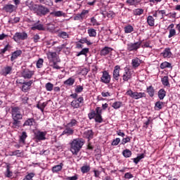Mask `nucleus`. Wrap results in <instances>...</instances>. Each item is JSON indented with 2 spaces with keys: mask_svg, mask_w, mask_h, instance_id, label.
<instances>
[{
  "mask_svg": "<svg viewBox=\"0 0 180 180\" xmlns=\"http://www.w3.org/2000/svg\"><path fill=\"white\" fill-rule=\"evenodd\" d=\"M144 158V154L142 153L140 155L137 156L136 158H134V164H139L141 160H143Z\"/></svg>",
  "mask_w": 180,
  "mask_h": 180,
  "instance_id": "obj_50",
  "label": "nucleus"
},
{
  "mask_svg": "<svg viewBox=\"0 0 180 180\" xmlns=\"http://www.w3.org/2000/svg\"><path fill=\"white\" fill-rule=\"evenodd\" d=\"M88 117L89 120L94 119L96 123H102L103 118L102 117V109L101 107H96V110H91L90 112L88 114Z\"/></svg>",
  "mask_w": 180,
  "mask_h": 180,
  "instance_id": "obj_3",
  "label": "nucleus"
},
{
  "mask_svg": "<svg viewBox=\"0 0 180 180\" xmlns=\"http://www.w3.org/2000/svg\"><path fill=\"white\" fill-rule=\"evenodd\" d=\"M124 32L127 34L131 33L132 32H134V27H133L131 25H126L124 27Z\"/></svg>",
  "mask_w": 180,
  "mask_h": 180,
  "instance_id": "obj_35",
  "label": "nucleus"
},
{
  "mask_svg": "<svg viewBox=\"0 0 180 180\" xmlns=\"http://www.w3.org/2000/svg\"><path fill=\"white\" fill-rule=\"evenodd\" d=\"M4 8L6 12H9L10 13H12V12H13L15 6H13V4H8V5H6Z\"/></svg>",
  "mask_w": 180,
  "mask_h": 180,
  "instance_id": "obj_45",
  "label": "nucleus"
},
{
  "mask_svg": "<svg viewBox=\"0 0 180 180\" xmlns=\"http://www.w3.org/2000/svg\"><path fill=\"white\" fill-rule=\"evenodd\" d=\"M143 42L141 41L134 42V43H129L127 44V51H137L140 47H141V44Z\"/></svg>",
  "mask_w": 180,
  "mask_h": 180,
  "instance_id": "obj_7",
  "label": "nucleus"
},
{
  "mask_svg": "<svg viewBox=\"0 0 180 180\" xmlns=\"http://www.w3.org/2000/svg\"><path fill=\"white\" fill-rule=\"evenodd\" d=\"M39 4H34L30 6V10L34 11V12H39Z\"/></svg>",
  "mask_w": 180,
  "mask_h": 180,
  "instance_id": "obj_59",
  "label": "nucleus"
},
{
  "mask_svg": "<svg viewBox=\"0 0 180 180\" xmlns=\"http://www.w3.org/2000/svg\"><path fill=\"white\" fill-rule=\"evenodd\" d=\"M120 77V66L116 65L115 66L114 70L112 72V80L119 81Z\"/></svg>",
  "mask_w": 180,
  "mask_h": 180,
  "instance_id": "obj_13",
  "label": "nucleus"
},
{
  "mask_svg": "<svg viewBox=\"0 0 180 180\" xmlns=\"http://www.w3.org/2000/svg\"><path fill=\"white\" fill-rule=\"evenodd\" d=\"M139 2H140L139 0H127V4H129V5L131 6L136 5Z\"/></svg>",
  "mask_w": 180,
  "mask_h": 180,
  "instance_id": "obj_57",
  "label": "nucleus"
},
{
  "mask_svg": "<svg viewBox=\"0 0 180 180\" xmlns=\"http://www.w3.org/2000/svg\"><path fill=\"white\" fill-rule=\"evenodd\" d=\"M22 86L21 87V91L22 92H29V91H30L31 88H32V85L33 84V80H30L28 82H24L22 83Z\"/></svg>",
  "mask_w": 180,
  "mask_h": 180,
  "instance_id": "obj_12",
  "label": "nucleus"
},
{
  "mask_svg": "<svg viewBox=\"0 0 180 180\" xmlns=\"http://www.w3.org/2000/svg\"><path fill=\"white\" fill-rule=\"evenodd\" d=\"M65 44H63L61 46L55 48V50L58 53V54H60V52L62 51L63 49H65Z\"/></svg>",
  "mask_w": 180,
  "mask_h": 180,
  "instance_id": "obj_56",
  "label": "nucleus"
},
{
  "mask_svg": "<svg viewBox=\"0 0 180 180\" xmlns=\"http://www.w3.org/2000/svg\"><path fill=\"white\" fill-rule=\"evenodd\" d=\"M122 79L124 82H127L129 79H131V72L129 69H125L122 75Z\"/></svg>",
  "mask_w": 180,
  "mask_h": 180,
  "instance_id": "obj_16",
  "label": "nucleus"
},
{
  "mask_svg": "<svg viewBox=\"0 0 180 180\" xmlns=\"http://www.w3.org/2000/svg\"><path fill=\"white\" fill-rule=\"evenodd\" d=\"M82 91H84V86L81 85H77L75 89V92H76V94H81Z\"/></svg>",
  "mask_w": 180,
  "mask_h": 180,
  "instance_id": "obj_53",
  "label": "nucleus"
},
{
  "mask_svg": "<svg viewBox=\"0 0 180 180\" xmlns=\"http://www.w3.org/2000/svg\"><path fill=\"white\" fill-rule=\"evenodd\" d=\"M43 63H44L43 58H39L37 62V68H42Z\"/></svg>",
  "mask_w": 180,
  "mask_h": 180,
  "instance_id": "obj_54",
  "label": "nucleus"
},
{
  "mask_svg": "<svg viewBox=\"0 0 180 180\" xmlns=\"http://www.w3.org/2000/svg\"><path fill=\"white\" fill-rule=\"evenodd\" d=\"M47 58L49 60V63H51V61H57L58 63L61 62L60 57L57 55V52L49 51L47 53Z\"/></svg>",
  "mask_w": 180,
  "mask_h": 180,
  "instance_id": "obj_9",
  "label": "nucleus"
},
{
  "mask_svg": "<svg viewBox=\"0 0 180 180\" xmlns=\"http://www.w3.org/2000/svg\"><path fill=\"white\" fill-rule=\"evenodd\" d=\"M34 123H36V120H34V118H28L27 120L25 121L22 126L23 127L26 126H30V127H32Z\"/></svg>",
  "mask_w": 180,
  "mask_h": 180,
  "instance_id": "obj_25",
  "label": "nucleus"
},
{
  "mask_svg": "<svg viewBox=\"0 0 180 180\" xmlns=\"http://www.w3.org/2000/svg\"><path fill=\"white\" fill-rule=\"evenodd\" d=\"M58 37H60L61 39H69L70 36L66 32H60L58 34Z\"/></svg>",
  "mask_w": 180,
  "mask_h": 180,
  "instance_id": "obj_47",
  "label": "nucleus"
},
{
  "mask_svg": "<svg viewBox=\"0 0 180 180\" xmlns=\"http://www.w3.org/2000/svg\"><path fill=\"white\" fill-rule=\"evenodd\" d=\"M12 175H13V173L11 171V166L9 164H7L5 176H6V178H11Z\"/></svg>",
  "mask_w": 180,
  "mask_h": 180,
  "instance_id": "obj_33",
  "label": "nucleus"
},
{
  "mask_svg": "<svg viewBox=\"0 0 180 180\" xmlns=\"http://www.w3.org/2000/svg\"><path fill=\"white\" fill-rule=\"evenodd\" d=\"M160 68L165 70V68H171L172 70V65L169 62L165 61L160 64Z\"/></svg>",
  "mask_w": 180,
  "mask_h": 180,
  "instance_id": "obj_30",
  "label": "nucleus"
},
{
  "mask_svg": "<svg viewBox=\"0 0 180 180\" xmlns=\"http://www.w3.org/2000/svg\"><path fill=\"white\" fill-rule=\"evenodd\" d=\"M12 49V46L11 44H7L3 49L0 50V54H5L6 51H11V49Z\"/></svg>",
  "mask_w": 180,
  "mask_h": 180,
  "instance_id": "obj_37",
  "label": "nucleus"
},
{
  "mask_svg": "<svg viewBox=\"0 0 180 180\" xmlns=\"http://www.w3.org/2000/svg\"><path fill=\"white\" fill-rule=\"evenodd\" d=\"M46 135H47V131H38L34 133V139L35 140H38V141H43L46 140Z\"/></svg>",
  "mask_w": 180,
  "mask_h": 180,
  "instance_id": "obj_11",
  "label": "nucleus"
},
{
  "mask_svg": "<svg viewBox=\"0 0 180 180\" xmlns=\"http://www.w3.org/2000/svg\"><path fill=\"white\" fill-rule=\"evenodd\" d=\"M144 13V10L143 8H136L134 10V15L135 16H140Z\"/></svg>",
  "mask_w": 180,
  "mask_h": 180,
  "instance_id": "obj_44",
  "label": "nucleus"
},
{
  "mask_svg": "<svg viewBox=\"0 0 180 180\" xmlns=\"http://www.w3.org/2000/svg\"><path fill=\"white\" fill-rule=\"evenodd\" d=\"M113 49L112 48L105 46L104 47L101 51V56H108V54H109V53H110Z\"/></svg>",
  "mask_w": 180,
  "mask_h": 180,
  "instance_id": "obj_26",
  "label": "nucleus"
},
{
  "mask_svg": "<svg viewBox=\"0 0 180 180\" xmlns=\"http://www.w3.org/2000/svg\"><path fill=\"white\" fill-rule=\"evenodd\" d=\"M102 76L101 77V82H103V84H110V79L111 77L110 75H109V72L107 70H104L102 72Z\"/></svg>",
  "mask_w": 180,
  "mask_h": 180,
  "instance_id": "obj_10",
  "label": "nucleus"
},
{
  "mask_svg": "<svg viewBox=\"0 0 180 180\" xmlns=\"http://www.w3.org/2000/svg\"><path fill=\"white\" fill-rule=\"evenodd\" d=\"M21 154L22 153H20V150H16L15 151L10 152L11 156L16 155L17 157H20Z\"/></svg>",
  "mask_w": 180,
  "mask_h": 180,
  "instance_id": "obj_55",
  "label": "nucleus"
},
{
  "mask_svg": "<svg viewBox=\"0 0 180 180\" xmlns=\"http://www.w3.org/2000/svg\"><path fill=\"white\" fill-rule=\"evenodd\" d=\"M75 126H78V121L75 119H72L66 125H65V127H75Z\"/></svg>",
  "mask_w": 180,
  "mask_h": 180,
  "instance_id": "obj_29",
  "label": "nucleus"
},
{
  "mask_svg": "<svg viewBox=\"0 0 180 180\" xmlns=\"http://www.w3.org/2000/svg\"><path fill=\"white\" fill-rule=\"evenodd\" d=\"M40 4H44L48 6H53V0H39Z\"/></svg>",
  "mask_w": 180,
  "mask_h": 180,
  "instance_id": "obj_48",
  "label": "nucleus"
},
{
  "mask_svg": "<svg viewBox=\"0 0 180 180\" xmlns=\"http://www.w3.org/2000/svg\"><path fill=\"white\" fill-rule=\"evenodd\" d=\"M126 95L128 96H130V98H132V99H140L141 98H146L147 96V94L144 92H134L131 91V89L128 90L126 92Z\"/></svg>",
  "mask_w": 180,
  "mask_h": 180,
  "instance_id": "obj_5",
  "label": "nucleus"
},
{
  "mask_svg": "<svg viewBox=\"0 0 180 180\" xmlns=\"http://www.w3.org/2000/svg\"><path fill=\"white\" fill-rule=\"evenodd\" d=\"M49 105V101L44 102L41 104V112H44V108Z\"/></svg>",
  "mask_w": 180,
  "mask_h": 180,
  "instance_id": "obj_62",
  "label": "nucleus"
},
{
  "mask_svg": "<svg viewBox=\"0 0 180 180\" xmlns=\"http://www.w3.org/2000/svg\"><path fill=\"white\" fill-rule=\"evenodd\" d=\"M131 150H130L129 149H125L122 151V155L125 158H130V157H131Z\"/></svg>",
  "mask_w": 180,
  "mask_h": 180,
  "instance_id": "obj_39",
  "label": "nucleus"
},
{
  "mask_svg": "<svg viewBox=\"0 0 180 180\" xmlns=\"http://www.w3.org/2000/svg\"><path fill=\"white\" fill-rule=\"evenodd\" d=\"M26 139H27V134L26 131H22V135L20 136V142L25 144L26 143Z\"/></svg>",
  "mask_w": 180,
  "mask_h": 180,
  "instance_id": "obj_40",
  "label": "nucleus"
},
{
  "mask_svg": "<svg viewBox=\"0 0 180 180\" xmlns=\"http://www.w3.org/2000/svg\"><path fill=\"white\" fill-rule=\"evenodd\" d=\"M20 75L24 79H31V78H33V75H34V71L30 70L29 68L22 66L20 71Z\"/></svg>",
  "mask_w": 180,
  "mask_h": 180,
  "instance_id": "obj_4",
  "label": "nucleus"
},
{
  "mask_svg": "<svg viewBox=\"0 0 180 180\" xmlns=\"http://www.w3.org/2000/svg\"><path fill=\"white\" fill-rule=\"evenodd\" d=\"M50 15L55 16V18H61V16H65V13L61 11L51 12Z\"/></svg>",
  "mask_w": 180,
  "mask_h": 180,
  "instance_id": "obj_28",
  "label": "nucleus"
},
{
  "mask_svg": "<svg viewBox=\"0 0 180 180\" xmlns=\"http://www.w3.org/2000/svg\"><path fill=\"white\" fill-rule=\"evenodd\" d=\"M12 66H6L0 72L1 75L3 77H6L7 75H11L12 74Z\"/></svg>",
  "mask_w": 180,
  "mask_h": 180,
  "instance_id": "obj_14",
  "label": "nucleus"
},
{
  "mask_svg": "<svg viewBox=\"0 0 180 180\" xmlns=\"http://www.w3.org/2000/svg\"><path fill=\"white\" fill-rule=\"evenodd\" d=\"M89 37H95L96 36V30L94 28H89L87 30Z\"/></svg>",
  "mask_w": 180,
  "mask_h": 180,
  "instance_id": "obj_43",
  "label": "nucleus"
},
{
  "mask_svg": "<svg viewBox=\"0 0 180 180\" xmlns=\"http://www.w3.org/2000/svg\"><path fill=\"white\" fill-rule=\"evenodd\" d=\"M64 85H68V86H72L73 84H75V79L72 77H70L63 82Z\"/></svg>",
  "mask_w": 180,
  "mask_h": 180,
  "instance_id": "obj_36",
  "label": "nucleus"
},
{
  "mask_svg": "<svg viewBox=\"0 0 180 180\" xmlns=\"http://www.w3.org/2000/svg\"><path fill=\"white\" fill-rule=\"evenodd\" d=\"M45 88L48 92H51V91L54 89V84H53L51 82H48L45 84Z\"/></svg>",
  "mask_w": 180,
  "mask_h": 180,
  "instance_id": "obj_42",
  "label": "nucleus"
},
{
  "mask_svg": "<svg viewBox=\"0 0 180 180\" xmlns=\"http://www.w3.org/2000/svg\"><path fill=\"white\" fill-rule=\"evenodd\" d=\"M84 144H85V141L82 139H75L70 142V151L73 155H78Z\"/></svg>",
  "mask_w": 180,
  "mask_h": 180,
  "instance_id": "obj_2",
  "label": "nucleus"
},
{
  "mask_svg": "<svg viewBox=\"0 0 180 180\" xmlns=\"http://www.w3.org/2000/svg\"><path fill=\"white\" fill-rule=\"evenodd\" d=\"M11 117L13 119L12 128L18 129L20 126L21 120L23 119V114L20 112V108L18 106L11 107Z\"/></svg>",
  "mask_w": 180,
  "mask_h": 180,
  "instance_id": "obj_1",
  "label": "nucleus"
},
{
  "mask_svg": "<svg viewBox=\"0 0 180 180\" xmlns=\"http://www.w3.org/2000/svg\"><path fill=\"white\" fill-rule=\"evenodd\" d=\"M131 139H130V137L127 136V138H124L122 139V142L121 144H122L123 146H124V144L127 143H130V141Z\"/></svg>",
  "mask_w": 180,
  "mask_h": 180,
  "instance_id": "obj_61",
  "label": "nucleus"
},
{
  "mask_svg": "<svg viewBox=\"0 0 180 180\" xmlns=\"http://www.w3.org/2000/svg\"><path fill=\"white\" fill-rule=\"evenodd\" d=\"M36 174L33 172L29 173L28 174H27L24 179L22 180H32L33 178H34V176Z\"/></svg>",
  "mask_w": 180,
  "mask_h": 180,
  "instance_id": "obj_49",
  "label": "nucleus"
},
{
  "mask_svg": "<svg viewBox=\"0 0 180 180\" xmlns=\"http://www.w3.org/2000/svg\"><path fill=\"white\" fill-rule=\"evenodd\" d=\"M89 12L88 10H83L81 13H79L82 16V20H84V18H85V15L86 13H89Z\"/></svg>",
  "mask_w": 180,
  "mask_h": 180,
  "instance_id": "obj_63",
  "label": "nucleus"
},
{
  "mask_svg": "<svg viewBox=\"0 0 180 180\" xmlns=\"http://www.w3.org/2000/svg\"><path fill=\"white\" fill-rule=\"evenodd\" d=\"M111 106L115 110L120 109V108L123 106V103L122 101H115L112 104Z\"/></svg>",
  "mask_w": 180,
  "mask_h": 180,
  "instance_id": "obj_34",
  "label": "nucleus"
},
{
  "mask_svg": "<svg viewBox=\"0 0 180 180\" xmlns=\"http://www.w3.org/2000/svg\"><path fill=\"white\" fill-rule=\"evenodd\" d=\"M146 22L148 25V26H150L153 27L155 25V19H154V17L152 15H148L146 18Z\"/></svg>",
  "mask_w": 180,
  "mask_h": 180,
  "instance_id": "obj_24",
  "label": "nucleus"
},
{
  "mask_svg": "<svg viewBox=\"0 0 180 180\" xmlns=\"http://www.w3.org/2000/svg\"><path fill=\"white\" fill-rule=\"evenodd\" d=\"M161 56L164 58H171L172 57V52H171V48H166L164 51L161 53Z\"/></svg>",
  "mask_w": 180,
  "mask_h": 180,
  "instance_id": "obj_19",
  "label": "nucleus"
},
{
  "mask_svg": "<svg viewBox=\"0 0 180 180\" xmlns=\"http://www.w3.org/2000/svg\"><path fill=\"white\" fill-rule=\"evenodd\" d=\"M20 56H22L21 50H17V51H14L11 54V61H15V60H16V58H18V57H20Z\"/></svg>",
  "mask_w": 180,
  "mask_h": 180,
  "instance_id": "obj_22",
  "label": "nucleus"
},
{
  "mask_svg": "<svg viewBox=\"0 0 180 180\" xmlns=\"http://www.w3.org/2000/svg\"><path fill=\"white\" fill-rule=\"evenodd\" d=\"M49 12H50V9H49V8H47L44 6H42V5L39 6L38 13L43 15V16H46V15H47V13H49Z\"/></svg>",
  "mask_w": 180,
  "mask_h": 180,
  "instance_id": "obj_17",
  "label": "nucleus"
},
{
  "mask_svg": "<svg viewBox=\"0 0 180 180\" xmlns=\"http://www.w3.org/2000/svg\"><path fill=\"white\" fill-rule=\"evenodd\" d=\"M89 53V48H84L81 51L77 53L76 55L77 57H79V56H86Z\"/></svg>",
  "mask_w": 180,
  "mask_h": 180,
  "instance_id": "obj_38",
  "label": "nucleus"
},
{
  "mask_svg": "<svg viewBox=\"0 0 180 180\" xmlns=\"http://www.w3.org/2000/svg\"><path fill=\"white\" fill-rule=\"evenodd\" d=\"M162 106H164V103L161 101H157L155 104V109L157 110H161L162 109Z\"/></svg>",
  "mask_w": 180,
  "mask_h": 180,
  "instance_id": "obj_46",
  "label": "nucleus"
},
{
  "mask_svg": "<svg viewBox=\"0 0 180 180\" xmlns=\"http://www.w3.org/2000/svg\"><path fill=\"white\" fill-rule=\"evenodd\" d=\"M146 92L150 98H153L155 94V89L153 86H149L146 88Z\"/></svg>",
  "mask_w": 180,
  "mask_h": 180,
  "instance_id": "obj_27",
  "label": "nucleus"
},
{
  "mask_svg": "<svg viewBox=\"0 0 180 180\" xmlns=\"http://www.w3.org/2000/svg\"><path fill=\"white\" fill-rule=\"evenodd\" d=\"M27 33L26 32H15L13 37V40L16 43H19L20 40H27Z\"/></svg>",
  "mask_w": 180,
  "mask_h": 180,
  "instance_id": "obj_6",
  "label": "nucleus"
},
{
  "mask_svg": "<svg viewBox=\"0 0 180 180\" xmlns=\"http://www.w3.org/2000/svg\"><path fill=\"white\" fill-rule=\"evenodd\" d=\"M94 134L95 133L94 132V131H92V129H89L84 131V137H85V139H87L89 141V140H92V139H94Z\"/></svg>",
  "mask_w": 180,
  "mask_h": 180,
  "instance_id": "obj_20",
  "label": "nucleus"
},
{
  "mask_svg": "<svg viewBox=\"0 0 180 180\" xmlns=\"http://www.w3.org/2000/svg\"><path fill=\"white\" fill-rule=\"evenodd\" d=\"M32 40L34 43H39V40H40V35L39 34H36L33 36Z\"/></svg>",
  "mask_w": 180,
  "mask_h": 180,
  "instance_id": "obj_58",
  "label": "nucleus"
},
{
  "mask_svg": "<svg viewBox=\"0 0 180 180\" xmlns=\"http://www.w3.org/2000/svg\"><path fill=\"white\" fill-rule=\"evenodd\" d=\"M158 96L160 101H162L165 96H167V91L165 89H160L158 93Z\"/></svg>",
  "mask_w": 180,
  "mask_h": 180,
  "instance_id": "obj_31",
  "label": "nucleus"
},
{
  "mask_svg": "<svg viewBox=\"0 0 180 180\" xmlns=\"http://www.w3.org/2000/svg\"><path fill=\"white\" fill-rule=\"evenodd\" d=\"M143 63V60L139 58L138 57H135L131 60V65L133 68H138V67H140L141 63Z\"/></svg>",
  "mask_w": 180,
  "mask_h": 180,
  "instance_id": "obj_18",
  "label": "nucleus"
},
{
  "mask_svg": "<svg viewBox=\"0 0 180 180\" xmlns=\"http://www.w3.org/2000/svg\"><path fill=\"white\" fill-rule=\"evenodd\" d=\"M162 84L164 85V86H170L169 84V78L168 76H165L161 79Z\"/></svg>",
  "mask_w": 180,
  "mask_h": 180,
  "instance_id": "obj_32",
  "label": "nucleus"
},
{
  "mask_svg": "<svg viewBox=\"0 0 180 180\" xmlns=\"http://www.w3.org/2000/svg\"><path fill=\"white\" fill-rule=\"evenodd\" d=\"M63 167H64V164L60 162V165H55L52 167L53 174H57V172H60L61 169H63Z\"/></svg>",
  "mask_w": 180,
  "mask_h": 180,
  "instance_id": "obj_21",
  "label": "nucleus"
},
{
  "mask_svg": "<svg viewBox=\"0 0 180 180\" xmlns=\"http://www.w3.org/2000/svg\"><path fill=\"white\" fill-rule=\"evenodd\" d=\"M67 179H68V180H78V174H75L73 176H68V177H67Z\"/></svg>",
  "mask_w": 180,
  "mask_h": 180,
  "instance_id": "obj_64",
  "label": "nucleus"
},
{
  "mask_svg": "<svg viewBox=\"0 0 180 180\" xmlns=\"http://www.w3.org/2000/svg\"><path fill=\"white\" fill-rule=\"evenodd\" d=\"M84 105V97L80 96L77 99H74L71 103L70 105L73 109H79Z\"/></svg>",
  "mask_w": 180,
  "mask_h": 180,
  "instance_id": "obj_8",
  "label": "nucleus"
},
{
  "mask_svg": "<svg viewBox=\"0 0 180 180\" xmlns=\"http://www.w3.org/2000/svg\"><path fill=\"white\" fill-rule=\"evenodd\" d=\"M31 30L44 31L46 30V28H44V25L43 24H40V20H38L36 23L32 25Z\"/></svg>",
  "mask_w": 180,
  "mask_h": 180,
  "instance_id": "obj_15",
  "label": "nucleus"
},
{
  "mask_svg": "<svg viewBox=\"0 0 180 180\" xmlns=\"http://www.w3.org/2000/svg\"><path fill=\"white\" fill-rule=\"evenodd\" d=\"M176 35V30L175 29H170L169 32L168 38L171 39V37H174V36Z\"/></svg>",
  "mask_w": 180,
  "mask_h": 180,
  "instance_id": "obj_52",
  "label": "nucleus"
},
{
  "mask_svg": "<svg viewBox=\"0 0 180 180\" xmlns=\"http://www.w3.org/2000/svg\"><path fill=\"white\" fill-rule=\"evenodd\" d=\"M51 63H52V64L51 65V67H52V68H54L55 70H60L61 67H60L58 65H57V63L58 62H57V60H52Z\"/></svg>",
  "mask_w": 180,
  "mask_h": 180,
  "instance_id": "obj_51",
  "label": "nucleus"
},
{
  "mask_svg": "<svg viewBox=\"0 0 180 180\" xmlns=\"http://www.w3.org/2000/svg\"><path fill=\"white\" fill-rule=\"evenodd\" d=\"M81 172L82 174H87V172H89L91 171V166L89 165H84L82 166L81 168Z\"/></svg>",
  "mask_w": 180,
  "mask_h": 180,
  "instance_id": "obj_41",
  "label": "nucleus"
},
{
  "mask_svg": "<svg viewBox=\"0 0 180 180\" xmlns=\"http://www.w3.org/2000/svg\"><path fill=\"white\" fill-rule=\"evenodd\" d=\"M74 134V129H72L71 127H68L65 128V129L62 132L61 136H72Z\"/></svg>",
  "mask_w": 180,
  "mask_h": 180,
  "instance_id": "obj_23",
  "label": "nucleus"
},
{
  "mask_svg": "<svg viewBox=\"0 0 180 180\" xmlns=\"http://www.w3.org/2000/svg\"><path fill=\"white\" fill-rule=\"evenodd\" d=\"M119 143H120V138H116L115 139L112 140L111 146H119Z\"/></svg>",
  "mask_w": 180,
  "mask_h": 180,
  "instance_id": "obj_60",
  "label": "nucleus"
}]
</instances>
